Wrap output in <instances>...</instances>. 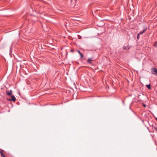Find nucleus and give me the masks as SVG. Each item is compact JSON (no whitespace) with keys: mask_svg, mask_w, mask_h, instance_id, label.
I'll list each match as a JSON object with an SVG mask.
<instances>
[{"mask_svg":"<svg viewBox=\"0 0 157 157\" xmlns=\"http://www.w3.org/2000/svg\"><path fill=\"white\" fill-rule=\"evenodd\" d=\"M147 30V28H145L143 31H141L139 33V34L141 35L143 34L146 30Z\"/></svg>","mask_w":157,"mask_h":157,"instance_id":"5","label":"nucleus"},{"mask_svg":"<svg viewBox=\"0 0 157 157\" xmlns=\"http://www.w3.org/2000/svg\"><path fill=\"white\" fill-rule=\"evenodd\" d=\"M77 51L79 53V55H80L81 58H82L83 57V55L82 54V53H81V52L79 50H77Z\"/></svg>","mask_w":157,"mask_h":157,"instance_id":"7","label":"nucleus"},{"mask_svg":"<svg viewBox=\"0 0 157 157\" xmlns=\"http://www.w3.org/2000/svg\"><path fill=\"white\" fill-rule=\"evenodd\" d=\"M154 129H155L156 130V131H157V128L156 127H154Z\"/></svg>","mask_w":157,"mask_h":157,"instance_id":"12","label":"nucleus"},{"mask_svg":"<svg viewBox=\"0 0 157 157\" xmlns=\"http://www.w3.org/2000/svg\"><path fill=\"white\" fill-rule=\"evenodd\" d=\"M11 97V99L8 100H10L13 101H14L16 100V98L14 96L11 95L10 96Z\"/></svg>","mask_w":157,"mask_h":157,"instance_id":"3","label":"nucleus"},{"mask_svg":"<svg viewBox=\"0 0 157 157\" xmlns=\"http://www.w3.org/2000/svg\"><path fill=\"white\" fill-rule=\"evenodd\" d=\"M131 48L130 46H124L123 47V49L124 50H128L130 49Z\"/></svg>","mask_w":157,"mask_h":157,"instance_id":"6","label":"nucleus"},{"mask_svg":"<svg viewBox=\"0 0 157 157\" xmlns=\"http://www.w3.org/2000/svg\"><path fill=\"white\" fill-rule=\"evenodd\" d=\"M0 153L1 154V156L2 157H6L4 153L1 151H0Z\"/></svg>","mask_w":157,"mask_h":157,"instance_id":"8","label":"nucleus"},{"mask_svg":"<svg viewBox=\"0 0 157 157\" xmlns=\"http://www.w3.org/2000/svg\"><path fill=\"white\" fill-rule=\"evenodd\" d=\"M152 73L155 75H157V69L155 67H152L151 69Z\"/></svg>","mask_w":157,"mask_h":157,"instance_id":"1","label":"nucleus"},{"mask_svg":"<svg viewBox=\"0 0 157 157\" xmlns=\"http://www.w3.org/2000/svg\"><path fill=\"white\" fill-rule=\"evenodd\" d=\"M140 34H139L137 35V38L138 39L139 38V35Z\"/></svg>","mask_w":157,"mask_h":157,"instance_id":"11","label":"nucleus"},{"mask_svg":"<svg viewBox=\"0 0 157 157\" xmlns=\"http://www.w3.org/2000/svg\"><path fill=\"white\" fill-rule=\"evenodd\" d=\"M154 46L155 47H157V42H155V43H154Z\"/></svg>","mask_w":157,"mask_h":157,"instance_id":"10","label":"nucleus"},{"mask_svg":"<svg viewBox=\"0 0 157 157\" xmlns=\"http://www.w3.org/2000/svg\"><path fill=\"white\" fill-rule=\"evenodd\" d=\"M155 119H156V120H157V118H156Z\"/></svg>","mask_w":157,"mask_h":157,"instance_id":"14","label":"nucleus"},{"mask_svg":"<svg viewBox=\"0 0 157 157\" xmlns=\"http://www.w3.org/2000/svg\"><path fill=\"white\" fill-rule=\"evenodd\" d=\"M92 60V58H89L87 59V62L88 63H90V64H91L92 63L91 62Z\"/></svg>","mask_w":157,"mask_h":157,"instance_id":"4","label":"nucleus"},{"mask_svg":"<svg viewBox=\"0 0 157 157\" xmlns=\"http://www.w3.org/2000/svg\"><path fill=\"white\" fill-rule=\"evenodd\" d=\"M143 105L144 107H146V105L144 104H143Z\"/></svg>","mask_w":157,"mask_h":157,"instance_id":"13","label":"nucleus"},{"mask_svg":"<svg viewBox=\"0 0 157 157\" xmlns=\"http://www.w3.org/2000/svg\"><path fill=\"white\" fill-rule=\"evenodd\" d=\"M12 90H7L6 91V94L8 96H11L12 93Z\"/></svg>","mask_w":157,"mask_h":157,"instance_id":"2","label":"nucleus"},{"mask_svg":"<svg viewBox=\"0 0 157 157\" xmlns=\"http://www.w3.org/2000/svg\"><path fill=\"white\" fill-rule=\"evenodd\" d=\"M146 86L147 87V88H148V89H151V87L150 84H149L148 85H146Z\"/></svg>","mask_w":157,"mask_h":157,"instance_id":"9","label":"nucleus"},{"mask_svg":"<svg viewBox=\"0 0 157 157\" xmlns=\"http://www.w3.org/2000/svg\"><path fill=\"white\" fill-rule=\"evenodd\" d=\"M73 51H72V50H71V52H73Z\"/></svg>","mask_w":157,"mask_h":157,"instance_id":"15","label":"nucleus"}]
</instances>
